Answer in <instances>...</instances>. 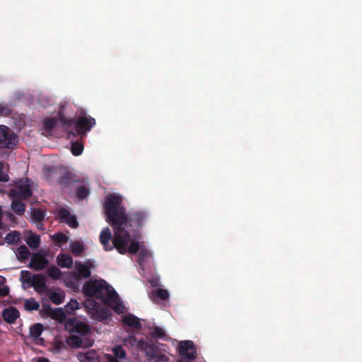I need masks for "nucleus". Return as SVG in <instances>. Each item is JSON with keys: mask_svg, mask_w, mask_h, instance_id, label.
I'll return each mask as SVG.
<instances>
[{"mask_svg": "<svg viewBox=\"0 0 362 362\" xmlns=\"http://www.w3.org/2000/svg\"><path fill=\"white\" fill-rule=\"evenodd\" d=\"M104 207L106 220L114 229L112 250L115 248L121 255H125L127 252L137 253L139 243L134 239L131 240L129 232L124 228L127 226V216L122 206V199L115 194L108 195L106 197Z\"/></svg>", "mask_w": 362, "mask_h": 362, "instance_id": "f257e3e1", "label": "nucleus"}, {"mask_svg": "<svg viewBox=\"0 0 362 362\" xmlns=\"http://www.w3.org/2000/svg\"><path fill=\"white\" fill-rule=\"evenodd\" d=\"M43 173L47 180H56L62 187H66L76 182L74 174L63 165L45 166Z\"/></svg>", "mask_w": 362, "mask_h": 362, "instance_id": "20e7f679", "label": "nucleus"}, {"mask_svg": "<svg viewBox=\"0 0 362 362\" xmlns=\"http://www.w3.org/2000/svg\"><path fill=\"white\" fill-rule=\"evenodd\" d=\"M9 287L8 286L0 288V296L5 297L9 294Z\"/></svg>", "mask_w": 362, "mask_h": 362, "instance_id": "de8ad7c7", "label": "nucleus"}, {"mask_svg": "<svg viewBox=\"0 0 362 362\" xmlns=\"http://www.w3.org/2000/svg\"><path fill=\"white\" fill-rule=\"evenodd\" d=\"M20 313L18 309L13 306L5 308L2 311V317L8 324H13L19 317Z\"/></svg>", "mask_w": 362, "mask_h": 362, "instance_id": "4468645a", "label": "nucleus"}, {"mask_svg": "<svg viewBox=\"0 0 362 362\" xmlns=\"http://www.w3.org/2000/svg\"><path fill=\"white\" fill-rule=\"evenodd\" d=\"M48 264L49 261L45 256L42 253L37 252L31 257L29 267L35 271H41L45 269Z\"/></svg>", "mask_w": 362, "mask_h": 362, "instance_id": "1a4fd4ad", "label": "nucleus"}, {"mask_svg": "<svg viewBox=\"0 0 362 362\" xmlns=\"http://www.w3.org/2000/svg\"><path fill=\"white\" fill-rule=\"evenodd\" d=\"M21 240V233L18 231L14 230L8 233L5 237V241L8 244H17Z\"/></svg>", "mask_w": 362, "mask_h": 362, "instance_id": "a878e982", "label": "nucleus"}, {"mask_svg": "<svg viewBox=\"0 0 362 362\" xmlns=\"http://www.w3.org/2000/svg\"><path fill=\"white\" fill-rule=\"evenodd\" d=\"M52 240L57 244L66 243L68 241V236L62 233H57L52 235Z\"/></svg>", "mask_w": 362, "mask_h": 362, "instance_id": "e433bc0d", "label": "nucleus"}, {"mask_svg": "<svg viewBox=\"0 0 362 362\" xmlns=\"http://www.w3.org/2000/svg\"><path fill=\"white\" fill-rule=\"evenodd\" d=\"M75 268L77 272V274H75L74 275L76 281H78L81 279H87L91 276L90 268L84 263L77 262Z\"/></svg>", "mask_w": 362, "mask_h": 362, "instance_id": "2eb2a0df", "label": "nucleus"}, {"mask_svg": "<svg viewBox=\"0 0 362 362\" xmlns=\"http://www.w3.org/2000/svg\"><path fill=\"white\" fill-rule=\"evenodd\" d=\"M90 194L89 189L84 185H80L76 191V196L78 199L86 198Z\"/></svg>", "mask_w": 362, "mask_h": 362, "instance_id": "473e14b6", "label": "nucleus"}, {"mask_svg": "<svg viewBox=\"0 0 362 362\" xmlns=\"http://www.w3.org/2000/svg\"><path fill=\"white\" fill-rule=\"evenodd\" d=\"M91 315L93 319L103 322L108 320L112 314L108 308L99 306L94 312H91Z\"/></svg>", "mask_w": 362, "mask_h": 362, "instance_id": "f3484780", "label": "nucleus"}, {"mask_svg": "<svg viewBox=\"0 0 362 362\" xmlns=\"http://www.w3.org/2000/svg\"><path fill=\"white\" fill-rule=\"evenodd\" d=\"M42 314H45V315L49 316L52 315L53 310L51 306L48 304H43L42 308L40 310Z\"/></svg>", "mask_w": 362, "mask_h": 362, "instance_id": "37998d69", "label": "nucleus"}, {"mask_svg": "<svg viewBox=\"0 0 362 362\" xmlns=\"http://www.w3.org/2000/svg\"><path fill=\"white\" fill-rule=\"evenodd\" d=\"M112 238L111 231L108 227L103 228L100 234V242L105 251L112 250Z\"/></svg>", "mask_w": 362, "mask_h": 362, "instance_id": "ddd939ff", "label": "nucleus"}, {"mask_svg": "<svg viewBox=\"0 0 362 362\" xmlns=\"http://www.w3.org/2000/svg\"><path fill=\"white\" fill-rule=\"evenodd\" d=\"M45 212L41 209L34 208L31 211V219L33 221L39 223L42 226V221L45 219Z\"/></svg>", "mask_w": 362, "mask_h": 362, "instance_id": "5701e85b", "label": "nucleus"}, {"mask_svg": "<svg viewBox=\"0 0 362 362\" xmlns=\"http://www.w3.org/2000/svg\"><path fill=\"white\" fill-rule=\"evenodd\" d=\"M151 335L155 339H164L165 337V332L161 327H155L153 328Z\"/></svg>", "mask_w": 362, "mask_h": 362, "instance_id": "c9c22d12", "label": "nucleus"}, {"mask_svg": "<svg viewBox=\"0 0 362 362\" xmlns=\"http://www.w3.org/2000/svg\"><path fill=\"white\" fill-rule=\"evenodd\" d=\"M43 331V325L40 323H35L30 328V335L33 338H38Z\"/></svg>", "mask_w": 362, "mask_h": 362, "instance_id": "c85d7f7f", "label": "nucleus"}, {"mask_svg": "<svg viewBox=\"0 0 362 362\" xmlns=\"http://www.w3.org/2000/svg\"><path fill=\"white\" fill-rule=\"evenodd\" d=\"M37 362H49V361L47 358H40Z\"/></svg>", "mask_w": 362, "mask_h": 362, "instance_id": "09e8293b", "label": "nucleus"}, {"mask_svg": "<svg viewBox=\"0 0 362 362\" xmlns=\"http://www.w3.org/2000/svg\"><path fill=\"white\" fill-rule=\"evenodd\" d=\"M48 275L54 280H58L62 276V272L55 266H52L47 269Z\"/></svg>", "mask_w": 362, "mask_h": 362, "instance_id": "72a5a7b5", "label": "nucleus"}, {"mask_svg": "<svg viewBox=\"0 0 362 362\" xmlns=\"http://www.w3.org/2000/svg\"><path fill=\"white\" fill-rule=\"evenodd\" d=\"M68 308L74 310L78 308V303L76 300L71 299V301L66 305Z\"/></svg>", "mask_w": 362, "mask_h": 362, "instance_id": "49530a36", "label": "nucleus"}, {"mask_svg": "<svg viewBox=\"0 0 362 362\" xmlns=\"http://www.w3.org/2000/svg\"><path fill=\"white\" fill-rule=\"evenodd\" d=\"M8 170V165H6L4 160H0V181L1 182H7L9 179L8 175L7 173Z\"/></svg>", "mask_w": 362, "mask_h": 362, "instance_id": "7c9ffc66", "label": "nucleus"}, {"mask_svg": "<svg viewBox=\"0 0 362 362\" xmlns=\"http://www.w3.org/2000/svg\"><path fill=\"white\" fill-rule=\"evenodd\" d=\"M137 252H139L138 262L140 265H142L143 263L144 262H146V260L151 256L149 250H148L147 249H146L144 247H142V246H141L140 245H139V250Z\"/></svg>", "mask_w": 362, "mask_h": 362, "instance_id": "bb28decb", "label": "nucleus"}, {"mask_svg": "<svg viewBox=\"0 0 362 362\" xmlns=\"http://www.w3.org/2000/svg\"><path fill=\"white\" fill-rule=\"evenodd\" d=\"M152 295L161 300H166L169 296L168 291L163 288L156 289L152 293Z\"/></svg>", "mask_w": 362, "mask_h": 362, "instance_id": "4c0bfd02", "label": "nucleus"}, {"mask_svg": "<svg viewBox=\"0 0 362 362\" xmlns=\"http://www.w3.org/2000/svg\"><path fill=\"white\" fill-rule=\"evenodd\" d=\"M18 144V137L5 125H0V148H12Z\"/></svg>", "mask_w": 362, "mask_h": 362, "instance_id": "423d86ee", "label": "nucleus"}, {"mask_svg": "<svg viewBox=\"0 0 362 362\" xmlns=\"http://www.w3.org/2000/svg\"><path fill=\"white\" fill-rule=\"evenodd\" d=\"M58 216L60 221L66 223L71 228H76L78 223L75 215H72L66 209H60L58 211Z\"/></svg>", "mask_w": 362, "mask_h": 362, "instance_id": "9d476101", "label": "nucleus"}, {"mask_svg": "<svg viewBox=\"0 0 362 362\" xmlns=\"http://www.w3.org/2000/svg\"><path fill=\"white\" fill-rule=\"evenodd\" d=\"M21 277L23 279L24 281L31 284L33 274H32L29 271L23 270L21 272Z\"/></svg>", "mask_w": 362, "mask_h": 362, "instance_id": "a19ab883", "label": "nucleus"}, {"mask_svg": "<svg viewBox=\"0 0 362 362\" xmlns=\"http://www.w3.org/2000/svg\"><path fill=\"white\" fill-rule=\"evenodd\" d=\"M11 113V110L6 106L0 104V115L8 116Z\"/></svg>", "mask_w": 362, "mask_h": 362, "instance_id": "a18cd8bd", "label": "nucleus"}, {"mask_svg": "<svg viewBox=\"0 0 362 362\" xmlns=\"http://www.w3.org/2000/svg\"><path fill=\"white\" fill-rule=\"evenodd\" d=\"M57 264L62 268H71L73 264V259L66 254H59L57 258Z\"/></svg>", "mask_w": 362, "mask_h": 362, "instance_id": "412c9836", "label": "nucleus"}, {"mask_svg": "<svg viewBox=\"0 0 362 362\" xmlns=\"http://www.w3.org/2000/svg\"><path fill=\"white\" fill-rule=\"evenodd\" d=\"M23 199L13 198L11 202V209L17 215L21 216L24 214L25 210V205L22 202Z\"/></svg>", "mask_w": 362, "mask_h": 362, "instance_id": "4be33fe9", "label": "nucleus"}, {"mask_svg": "<svg viewBox=\"0 0 362 362\" xmlns=\"http://www.w3.org/2000/svg\"><path fill=\"white\" fill-rule=\"evenodd\" d=\"M95 353L94 351H88L82 357L84 362H93L95 358Z\"/></svg>", "mask_w": 362, "mask_h": 362, "instance_id": "c03bdc74", "label": "nucleus"}, {"mask_svg": "<svg viewBox=\"0 0 362 362\" xmlns=\"http://www.w3.org/2000/svg\"><path fill=\"white\" fill-rule=\"evenodd\" d=\"M57 115L64 130L74 138L85 136L95 125V119L84 112H81L76 118L72 119L66 118L62 110L59 111Z\"/></svg>", "mask_w": 362, "mask_h": 362, "instance_id": "f03ea898", "label": "nucleus"}, {"mask_svg": "<svg viewBox=\"0 0 362 362\" xmlns=\"http://www.w3.org/2000/svg\"><path fill=\"white\" fill-rule=\"evenodd\" d=\"M31 284L37 292L41 293L47 288L46 279L42 274H33Z\"/></svg>", "mask_w": 362, "mask_h": 362, "instance_id": "dca6fc26", "label": "nucleus"}, {"mask_svg": "<svg viewBox=\"0 0 362 362\" xmlns=\"http://www.w3.org/2000/svg\"><path fill=\"white\" fill-rule=\"evenodd\" d=\"M64 292L52 291L49 294L50 300L56 305L62 304L64 300Z\"/></svg>", "mask_w": 362, "mask_h": 362, "instance_id": "393cba45", "label": "nucleus"}, {"mask_svg": "<svg viewBox=\"0 0 362 362\" xmlns=\"http://www.w3.org/2000/svg\"><path fill=\"white\" fill-rule=\"evenodd\" d=\"M58 123V119L57 117H48L44 119L42 122V130L44 132L42 134L46 136L50 135L52 131L57 127Z\"/></svg>", "mask_w": 362, "mask_h": 362, "instance_id": "6ab92c4d", "label": "nucleus"}, {"mask_svg": "<svg viewBox=\"0 0 362 362\" xmlns=\"http://www.w3.org/2000/svg\"><path fill=\"white\" fill-rule=\"evenodd\" d=\"M127 216V226L141 227L147 218V214L144 211H136L130 213Z\"/></svg>", "mask_w": 362, "mask_h": 362, "instance_id": "6e6552de", "label": "nucleus"}, {"mask_svg": "<svg viewBox=\"0 0 362 362\" xmlns=\"http://www.w3.org/2000/svg\"><path fill=\"white\" fill-rule=\"evenodd\" d=\"M24 308L28 311L37 310L40 308V303L35 298H30L25 301Z\"/></svg>", "mask_w": 362, "mask_h": 362, "instance_id": "cd10ccee", "label": "nucleus"}, {"mask_svg": "<svg viewBox=\"0 0 362 362\" xmlns=\"http://www.w3.org/2000/svg\"><path fill=\"white\" fill-rule=\"evenodd\" d=\"M179 354L188 361H193L197 357L196 347L192 341H183L179 346Z\"/></svg>", "mask_w": 362, "mask_h": 362, "instance_id": "0eeeda50", "label": "nucleus"}, {"mask_svg": "<svg viewBox=\"0 0 362 362\" xmlns=\"http://www.w3.org/2000/svg\"><path fill=\"white\" fill-rule=\"evenodd\" d=\"M1 226H2V221H1V219H0V228H1Z\"/></svg>", "mask_w": 362, "mask_h": 362, "instance_id": "603ef678", "label": "nucleus"}, {"mask_svg": "<svg viewBox=\"0 0 362 362\" xmlns=\"http://www.w3.org/2000/svg\"><path fill=\"white\" fill-rule=\"evenodd\" d=\"M147 354H148V355H150L152 358H155V357H156V354H155V353H153V352H152V353H151V354H150V352H148H148H147Z\"/></svg>", "mask_w": 362, "mask_h": 362, "instance_id": "8fccbe9b", "label": "nucleus"}, {"mask_svg": "<svg viewBox=\"0 0 362 362\" xmlns=\"http://www.w3.org/2000/svg\"><path fill=\"white\" fill-rule=\"evenodd\" d=\"M125 344H129L131 346H138L142 347L144 345V342L142 341H137L136 338L134 336H129L128 338L124 339Z\"/></svg>", "mask_w": 362, "mask_h": 362, "instance_id": "58836bf2", "label": "nucleus"}, {"mask_svg": "<svg viewBox=\"0 0 362 362\" xmlns=\"http://www.w3.org/2000/svg\"><path fill=\"white\" fill-rule=\"evenodd\" d=\"M34 182L32 180L25 177L21 178L13 182L9 190V194L12 198L28 199L33 194Z\"/></svg>", "mask_w": 362, "mask_h": 362, "instance_id": "39448f33", "label": "nucleus"}, {"mask_svg": "<svg viewBox=\"0 0 362 362\" xmlns=\"http://www.w3.org/2000/svg\"><path fill=\"white\" fill-rule=\"evenodd\" d=\"M83 150V145L79 142H74L71 146V151L73 156H78L81 154Z\"/></svg>", "mask_w": 362, "mask_h": 362, "instance_id": "f704fd0d", "label": "nucleus"}, {"mask_svg": "<svg viewBox=\"0 0 362 362\" xmlns=\"http://www.w3.org/2000/svg\"><path fill=\"white\" fill-rule=\"evenodd\" d=\"M71 252L76 255L79 256L84 250V246L78 241H74L70 244Z\"/></svg>", "mask_w": 362, "mask_h": 362, "instance_id": "2f4dec72", "label": "nucleus"}, {"mask_svg": "<svg viewBox=\"0 0 362 362\" xmlns=\"http://www.w3.org/2000/svg\"><path fill=\"white\" fill-rule=\"evenodd\" d=\"M16 256L19 260L25 261L30 256V252L25 245H22L18 247Z\"/></svg>", "mask_w": 362, "mask_h": 362, "instance_id": "b1692460", "label": "nucleus"}, {"mask_svg": "<svg viewBox=\"0 0 362 362\" xmlns=\"http://www.w3.org/2000/svg\"><path fill=\"white\" fill-rule=\"evenodd\" d=\"M4 281H5V279L4 277H1V281L0 282V284H3Z\"/></svg>", "mask_w": 362, "mask_h": 362, "instance_id": "3c124183", "label": "nucleus"}, {"mask_svg": "<svg viewBox=\"0 0 362 362\" xmlns=\"http://www.w3.org/2000/svg\"><path fill=\"white\" fill-rule=\"evenodd\" d=\"M85 306L88 310L89 314L91 315V312H94L100 305L94 300H87Z\"/></svg>", "mask_w": 362, "mask_h": 362, "instance_id": "ea45409f", "label": "nucleus"}, {"mask_svg": "<svg viewBox=\"0 0 362 362\" xmlns=\"http://www.w3.org/2000/svg\"><path fill=\"white\" fill-rule=\"evenodd\" d=\"M83 293L86 296L95 298L108 305L110 301L117 298V292L103 279L86 281L83 286Z\"/></svg>", "mask_w": 362, "mask_h": 362, "instance_id": "7ed1b4c3", "label": "nucleus"}, {"mask_svg": "<svg viewBox=\"0 0 362 362\" xmlns=\"http://www.w3.org/2000/svg\"><path fill=\"white\" fill-rule=\"evenodd\" d=\"M122 323L128 327H133L136 329H140L142 325L139 319L133 314L129 313L122 317Z\"/></svg>", "mask_w": 362, "mask_h": 362, "instance_id": "a211bd4d", "label": "nucleus"}, {"mask_svg": "<svg viewBox=\"0 0 362 362\" xmlns=\"http://www.w3.org/2000/svg\"><path fill=\"white\" fill-rule=\"evenodd\" d=\"M26 243L32 249H36L40 244V238L37 235H30L27 238Z\"/></svg>", "mask_w": 362, "mask_h": 362, "instance_id": "c756f323", "label": "nucleus"}, {"mask_svg": "<svg viewBox=\"0 0 362 362\" xmlns=\"http://www.w3.org/2000/svg\"><path fill=\"white\" fill-rule=\"evenodd\" d=\"M67 343L73 348L80 347H90L93 344V340L90 339H82L80 336L71 335L68 339Z\"/></svg>", "mask_w": 362, "mask_h": 362, "instance_id": "9b49d317", "label": "nucleus"}, {"mask_svg": "<svg viewBox=\"0 0 362 362\" xmlns=\"http://www.w3.org/2000/svg\"><path fill=\"white\" fill-rule=\"evenodd\" d=\"M72 332L78 334L80 337H85L90 332V327L85 322H77L74 325Z\"/></svg>", "mask_w": 362, "mask_h": 362, "instance_id": "aec40b11", "label": "nucleus"}, {"mask_svg": "<svg viewBox=\"0 0 362 362\" xmlns=\"http://www.w3.org/2000/svg\"><path fill=\"white\" fill-rule=\"evenodd\" d=\"M113 355L107 354L106 360L108 362H124L127 361V354L124 349L119 345L112 349Z\"/></svg>", "mask_w": 362, "mask_h": 362, "instance_id": "f8f14e48", "label": "nucleus"}, {"mask_svg": "<svg viewBox=\"0 0 362 362\" xmlns=\"http://www.w3.org/2000/svg\"><path fill=\"white\" fill-rule=\"evenodd\" d=\"M117 298H119L117 296ZM111 303H115V305L114 306L113 309L117 313H123L124 312V306L122 304L118 301V298H117L115 301H110Z\"/></svg>", "mask_w": 362, "mask_h": 362, "instance_id": "79ce46f5", "label": "nucleus"}]
</instances>
